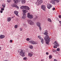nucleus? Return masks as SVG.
I'll return each mask as SVG.
<instances>
[{
	"mask_svg": "<svg viewBox=\"0 0 61 61\" xmlns=\"http://www.w3.org/2000/svg\"><path fill=\"white\" fill-rule=\"evenodd\" d=\"M44 34L45 35H46V36L44 37V39L46 41V44H48L50 42L51 38L49 37V36H48V35H47V31L46 30Z\"/></svg>",
	"mask_w": 61,
	"mask_h": 61,
	"instance_id": "nucleus-1",
	"label": "nucleus"
},
{
	"mask_svg": "<svg viewBox=\"0 0 61 61\" xmlns=\"http://www.w3.org/2000/svg\"><path fill=\"white\" fill-rule=\"evenodd\" d=\"M36 24L37 26L39 27L40 30L41 31L42 29H41V23L40 22H38L36 23Z\"/></svg>",
	"mask_w": 61,
	"mask_h": 61,
	"instance_id": "nucleus-8",
	"label": "nucleus"
},
{
	"mask_svg": "<svg viewBox=\"0 0 61 61\" xmlns=\"http://www.w3.org/2000/svg\"><path fill=\"white\" fill-rule=\"evenodd\" d=\"M48 21L49 22H52V20H51L50 18H49L47 19Z\"/></svg>",
	"mask_w": 61,
	"mask_h": 61,
	"instance_id": "nucleus-23",
	"label": "nucleus"
},
{
	"mask_svg": "<svg viewBox=\"0 0 61 61\" xmlns=\"http://www.w3.org/2000/svg\"><path fill=\"white\" fill-rule=\"evenodd\" d=\"M29 42L31 43V44H33V45H35L37 44V42L33 41H29Z\"/></svg>",
	"mask_w": 61,
	"mask_h": 61,
	"instance_id": "nucleus-10",
	"label": "nucleus"
},
{
	"mask_svg": "<svg viewBox=\"0 0 61 61\" xmlns=\"http://www.w3.org/2000/svg\"><path fill=\"white\" fill-rule=\"evenodd\" d=\"M56 50L57 51H60V49L59 48H58Z\"/></svg>",
	"mask_w": 61,
	"mask_h": 61,
	"instance_id": "nucleus-30",
	"label": "nucleus"
},
{
	"mask_svg": "<svg viewBox=\"0 0 61 61\" xmlns=\"http://www.w3.org/2000/svg\"><path fill=\"white\" fill-rule=\"evenodd\" d=\"M61 21H59V23H61Z\"/></svg>",
	"mask_w": 61,
	"mask_h": 61,
	"instance_id": "nucleus-47",
	"label": "nucleus"
},
{
	"mask_svg": "<svg viewBox=\"0 0 61 61\" xmlns=\"http://www.w3.org/2000/svg\"><path fill=\"white\" fill-rule=\"evenodd\" d=\"M44 39H42L41 40V42L42 44H43L44 43Z\"/></svg>",
	"mask_w": 61,
	"mask_h": 61,
	"instance_id": "nucleus-24",
	"label": "nucleus"
},
{
	"mask_svg": "<svg viewBox=\"0 0 61 61\" xmlns=\"http://www.w3.org/2000/svg\"><path fill=\"white\" fill-rule=\"evenodd\" d=\"M22 11L23 12V16L22 17V19H25L26 17V13H27L28 12V10H22Z\"/></svg>",
	"mask_w": 61,
	"mask_h": 61,
	"instance_id": "nucleus-2",
	"label": "nucleus"
},
{
	"mask_svg": "<svg viewBox=\"0 0 61 61\" xmlns=\"http://www.w3.org/2000/svg\"><path fill=\"white\" fill-rule=\"evenodd\" d=\"M60 25L61 26V23H60Z\"/></svg>",
	"mask_w": 61,
	"mask_h": 61,
	"instance_id": "nucleus-48",
	"label": "nucleus"
},
{
	"mask_svg": "<svg viewBox=\"0 0 61 61\" xmlns=\"http://www.w3.org/2000/svg\"><path fill=\"white\" fill-rule=\"evenodd\" d=\"M13 18V17H12L11 18Z\"/></svg>",
	"mask_w": 61,
	"mask_h": 61,
	"instance_id": "nucleus-50",
	"label": "nucleus"
},
{
	"mask_svg": "<svg viewBox=\"0 0 61 61\" xmlns=\"http://www.w3.org/2000/svg\"><path fill=\"white\" fill-rule=\"evenodd\" d=\"M52 9L53 10H55V8L54 7Z\"/></svg>",
	"mask_w": 61,
	"mask_h": 61,
	"instance_id": "nucleus-43",
	"label": "nucleus"
},
{
	"mask_svg": "<svg viewBox=\"0 0 61 61\" xmlns=\"http://www.w3.org/2000/svg\"><path fill=\"white\" fill-rule=\"evenodd\" d=\"M26 59H27V58H26V57H25L24 58H23V59L24 60H26Z\"/></svg>",
	"mask_w": 61,
	"mask_h": 61,
	"instance_id": "nucleus-33",
	"label": "nucleus"
},
{
	"mask_svg": "<svg viewBox=\"0 0 61 61\" xmlns=\"http://www.w3.org/2000/svg\"><path fill=\"white\" fill-rule=\"evenodd\" d=\"M11 18L10 17H8L7 18V22H10L11 21Z\"/></svg>",
	"mask_w": 61,
	"mask_h": 61,
	"instance_id": "nucleus-17",
	"label": "nucleus"
},
{
	"mask_svg": "<svg viewBox=\"0 0 61 61\" xmlns=\"http://www.w3.org/2000/svg\"><path fill=\"white\" fill-rule=\"evenodd\" d=\"M7 2H8V3L10 2V0H7Z\"/></svg>",
	"mask_w": 61,
	"mask_h": 61,
	"instance_id": "nucleus-36",
	"label": "nucleus"
},
{
	"mask_svg": "<svg viewBox=\"0 0 61 61\" xmlns=\"http://www.w3.org/2000/svg\"><path fill=\"white\" fill-rule=\"evenodd\" d=\"M54 44V45H55V46H53V47L54 48H57V46L58 47V46H59V44H58L57 42L56 41H55Z\"/></svg>",
	"mask_w": 61,
	"mask_h": 61,
	"instance_id": "nucleus-5",
	"label": "nucleus"
},
{
	"mask_svg": "<svg viewBox=\"0 0 61 61\" xmlns=\"http://www.w3.org/2000/svg\"><path fill=\"white\" fill-rule=\"evenodd\" d=\"M25 0H21V3L22 4H25Z\"/></svg>",
	"mask_w": 61,
	"mask_h": 61,
	"instance_id": "nucleus-19",
	"label": "nucleus"
},
{
	"mask_svg": "<svg viewBox=\"0 0 61 61\" xmlns=\"http://www.w3.org/2000/svg\"><path fill=\"white\" fill-rule=\"evenodd\" d=\"M26 40L27 41H29L30 39H29V38H28L26 39Z\"/></svg>",
	"mask_w": 61,
	"mask_h": 61,
	"instance_id": "nucleus-31",
	"label": "nucleus"
},
{
	"mask_svg": "<svg viewBox=\"0 0 61 61\" xmlns=\"http://www.w3.org/2000/svg\"><path fill=\"white\" fill-rule=\"evenodd\" d=\"M51 3L54 5H56V3L55 1V0H51Z\"/></svg>",
	"mask_w": 61,
	"mask_h": 61,
	"instance_id": "nucleus-15",
	"label": "nucleus"
},
{
	"mask_svg": "<svg viewBox=\"0 0 61 61\" xmlns=\"http://www.w3.org/2000/svg\"><path fill=\"white\" fill-rule=\"evenodd\" d=\"M53 52H55V51L54 50H53Z\"/></svg>",
	"mask_w": 61,
	"mask_h": 61,
	"instance_id": "nucleus-44",
	"label": "nucleus"
},
{
	"mask_svg": "<svg viewBox=\"0 0 61 61\" xmlns=\"http://www.w3.org/2000/svg\"><path fill=\"white\" fill-rule=\"evenodd\" d=\"M4 8H1V10H2V11H4Z\"/></svg>",
	"mask_w": 61,
	"mask_h": 61,
	"instance_id": "nucleus-34",
	"label": "nucleus"
},
{
	"mask_svg": "<svg viewBox=\"0 0 61 61\" xmlns=\"http://www.w3.org/2000/svg\"><path fill=\"white\" fill-rule=\"evenodd\" d=\"M46 55H48V52H46Z\"/></svg>",
	"mask_w": 61,
	"mask_h": 61,
	"instance_id": "nucleus-42",
	"label": "nucleus"
},
{
	"mask_svg": "<svg viewBox=\"0 0 61 61\" xmlns=\"http://www.w3.org/2000/svg\"><path fill=\"white\" fill-rule=\"evenodd\" d=\"M21 51H20V55L23 57H24V56H25V52H23V51H24L23 50H22Z\"/></svg>",
	"mask_w": 61,
	"mask_h": 61,
	"instance_id": "nucleus-9",
	"label": "nucleus"
},
{
	"mask_svg": "<svg viewBox=\"0 0 61 61\" xmlns=\"http://www.w3.org/2000/svg\"><path fill=\"white\" fill-rule=\"evenodd\" d=\"M38 38H39V39H41H41H42V38H41V37L40 36H38Z\"/></svg>",
	"mask_w": 61,
	"mask_h": 61,
	"instance_id": "nucleus-27",
	"label": "nucleus"
},
{
	"mask_svg": "<svg viewBox=\"0 0 61 61\" xmlns=\"http://www.w3.org/2000/svg\"><path fill=\"white\" fill-rule=\"evenodd\" d=\"M6 53H7V52H6Z\"/></svg>",
	"mask_w": 61,
	"mask_h": 61,
	"instance_id": "nucleus-51",
	"label": "nucleus"
},
{
	"mask_svg": "<svg viewBox=\"0 0 61 61\" xmlns=\"http://www.w3.org/2000/svg\"><path fill=\"white\" fill-rule=\"evenodd\" d=\"M52 6H51V5L50 4H47V7L48 9H50Z\"/></svg>",
	"mask_w": 61,
	"mask_h": 61,
	"instance_id": "nucleus-14",
	"label": "nucleus"
},
{
	"mask_svg": "<svg viewBox=\"0 0 61 61\" xmlns=\"http://www.w3.org/2000/svg\"><path fill=\"white\" fill-rule=\"evenodd\" d=\"M0 12L1 13H3V10H0Z\"/></svg>",
	"mask_w": 61,
	"mask_h": 61,
	"instance_id": "nucleus-41",
	"label": "nucleus"
},
{
	"mask_svg": "<svg viewBox=\"0 0 61 61\" xmlns=\"http://www.w3.org/2000/svg\"><path fill=\"white\" fill-rule=\"evenodd\" d=\"M15 4H17L18 3H20L21 0H13Z\"/></svg>",
	"mask_w": 61,
	"mask_h": 61,
	"instance_id": "nucleus-11",
	"label": "nucleus"
},
{
	"mask_svg": "<svg viewBox=\"0 0 61 61\" xmlns=\"http://www.w3.org/2000/svg\"><path fill=\"white\" fill-rule=\"evenodd\" d=\"M20 8L21 9H26L27 10H29L30 9V8L29 7L26 6H22L20 7Z\"/></svg>",
	"mask_w": 61,
	"mask_h": 61,
	"instance_id": "nucleus-3",
	"label": "nucleus"
},
{
	"mask_svg": "<svg viewBox=\"0 0 61 61\" xmlns=\"http://www.w3.org/2000/svg\"><path fill=\"white\" fill-rule=\"evenodd\" d=\"M14 27L15 28H17V25H15L14 26Z\"/></svg>",
	"mask_w": 61,
	"mask_h": 61,
	"instance_id": "nucleus-28",
	"label": "nucleus"
},
{
	"mask_svg": "<svg viewBox=\"0 0 61 61\" xmlns=\"http://www.w3.org/2000/svg\"><path fill=\"white\" fill-rule=\"evenodd\" d=\"M28 23L30 25H33L34 24V23L31 20H29L28 21Z\"/></svg>",
	"mask_w": 61,
	"mask_h": 61,
	"instance_id": "nucleus-7",
	"label": "nucleus"
},
{
	"mask_svg": "<svg viewBox=\"0 0 61 61\" xmlns=\"http://www.w3.org/2000/svg\"><path fill=\"white\" fill-rule=\"evenodd\" d=\"M7 61V60H5V61Z\"/></svg>",
	"mask_w": 61,
	"mask_h": 61,
	"instance_id": "nucleus-46",
	"label": "nucleus"
},
{
	"mask_svg": "<svg viewBox=\"0 0 61 61\" xmlns=\"http://www.w3.org/2000/svg\"><path fill=\"white\" fill-rule=\"evenodd\" d=\"M11 6H12V7H16V8H17V9H19L18 6H17L15 4H13V5H12Z\"/></svg>",
	"mask_w": 61,
	"mask_h": 61,
	"instance_id": "nucleus-12",
	"label": "nucleus"
},
{
	"mask_svg": "<svg viewBox=\"0 0 61 61\" xmlns=\"http://www.w3.org/2000/svg\"><path fill=\"white\" fill-rule=\"evenodd\" d=\"M22 50H21V49H19L18 50V52H19H19H20H20H21V51H22Z\"/></svg>",
	"mask_w": 61,
	"mask_h": 61,
	"instance_id": "nucleus-22",
	"label": "nucleus"
},
{
	"mask_svg": "<svg viewBox=\"0 0 61 61\" xmlns=\"http://www.w3.org/2000/svg\"><path fill=\"white\" fill-rule=\"evenodd\" d=\"M56 1L57 3H58L59 2V0H56Z\"/></svg>",
	"mask_w": 61,
	"mask_h": 61,
	"instance_id": "nucleus-40",
	"label": "nucleus"
},
{
	"mask_svg": "<svg viewBox=\"0 0 61 61\" xmlns=\"http://www.w3.org/2000/svg\"><path fill=\"white\" fill-rule=\"evenodd\" d=\"M27 17L30 19H32L33 18V15H30V13H28L27 15Z\"/></svg>",
	"mask_w": 61,
	"mask_h": 61,
	"instance_id": "nucleus-6",
	"label": "nucleus"
},
{
	"mask_svg": "<svg viewBox=\"0 0 61 61\" xmlns=\"http://www.w3.org/2000/svg\"><path fill=\"white\" fill-rule=\"evenodd\" d=\"M54 61H57V60L56 59H54Z\"/></svg>",
	"mask_w": 61,
	"mask_h": 61,
	"instance_id": "nucleus-39",
	"label": "nucleus"
},
{
	"mask_svg": "<svg viewBox=\"0 0 61 61\" xmlns=\"http://www.w3.org/2000/svg\"><path fill=\"white\" fill-rule=\"evenodd\" d=\"M10 43H12V42H13V40H11L10 41Z\"/></svg>",
	"mask_w": 61,
	"mask_h": 61,
	"instance_id": "nucleus-35",
	"label": "nucleus"
},
{
	"mask_svg": "<svg viewBox=\"0 0 61 61\" xmlns=\"http://www.w3.org/2000/svg\"><path fill=\"white\" fill-rule=\"evenodd\" d=\"M2 5L3 8H5V5L4 4H2Z\"/></svg>",
	"mask_w": 61,
	"mask_h": 61,
	"instance_id": "nucleus-25",
	"label": "nucleus"
},
{
	"mask_svg": "<svg viewBox=\"0 0 61 61\" xmlns=\"http://www.w3.org/2000/svg\"><path fill=\"white\" fill-rule=\"evenodd\" d=\"M20 31H22L23 29L22 28H20Z\"/></svg>",
	"mask_w": 61,
	"mask_h": 61,
	"instance_id": "nucleus-38",
	"label": "nucleus"
},
{
	"mask_svg": "<svg viewBox=\"0 0 61 61\" xmlns=\"http://www.w3.org/2000/svg\"><path fill=\"white\" fill-rule=\"evenodd\" d=\"M43 2V0H38L37 2L35 3V4L36 5H40Z\"/></svg>",
	"mask_w": 61,
	"mask_h": 61,
	"instance_id": "nucleus-4",
	"label": "nucleus"
},
{
	"mask_svg": "<svg viewBox=\"0 0 61 61\" xmlns=\"http://www.w3.org/2000/svg\"><path fill=\"white\" fill-rule=\"evenodd\" d=\"M41 7L42 10L44 11H46V6L44 5H43L41 6Z\"/></svg>",
	"mask_w": 61,
	"mask_h": 61,
	"instance_id": "nucleus-13",
	"label": "nucleus"
},
{
	"mask_svg": "<svg viewBox=\"0 0 61 61\" xmlns=\"http://www.w3.org/2000/svg\"><path fill=\"white\" fill-rule=\"evenodd\" d=\"M28 55L30 57H31L33 56V54L31 53H29L28 54Z\"/></svg>",
	"mask_w": 61,
	"mask_h": 61,
	"instance_id": "nucleus-20",
	"label": "nucleus"
},
{
	"mask_svg": "<svg viewBox=\"0 0 61 61\" xmlns=\"http://www.w3.org/2000/svg\"><path fill=\"white\" fill-rule=\"evenodd\" d=\"M37 18V16H36V17L34 19V20H36Z\"/></svg>",
	"mask_w": 61,
	"mask_h": 61,
	"instance_id": "nucleus-29",
	"label": "nucleus"
},
{
	"mask_svg": "<svg viewBox=\"0 0 61 61\" xmlns=\"http://www.w3.org/2000/svg\"><path fill=\"white\" fill-rule=\"evenodd\" d=\"M59 17L60 18H61V15H59Z\"/></svg>",
	"mask_w": 61,
	"mask_h": 61,
	"instance_id": "nucleus-37",
	"label": "nucleus"
},
{
	"mask_svg": "<svg viewBox=\"0 0 61 61\" xmlns=\"http://www.w3.org/2000/svg\"><path fill=\"white\" fill-rule=\"evenodd\" d=\"M1 50V47L0 46V50Z\"/></svg>",
	"mask_w": 61,
	"mask_h": 61,
	"instance_id": "nucleus-45",
	"label": "nucleus"
},
{
	"mask_svg": "<svg viewBox=\"0 0 61 61\" xmlns=\"http://www.w3.org/2000/svg\"><path fill=\"white\" fill-rule=\"evenodd\" d=\"M14 13L17 16H18V12L17 11H15L14 12Z\"/></svg>",
	"mask_w": 61,
	"mask_h": 61,
	"instance_id": "nucleus-18",
	"label": "nucleus"
},
{
	"mask_svg": "<svg viewBox=\"0 0 61 61\" xmlns=\"http://www.w3.org/2000/svg\"><path fill=\"white\" fill-rule=\"evenodd\" d=\"M49 58L50 59H51V58H52V56L51 55L49 56Z\"/></svg>",
	"mask_w": 61,
	"mask_h": 61,
	"instance_id": "nucleus-32",
	"label": "nucleus"
},
{
	"mask_svg": "<svg viewBox=\"0 0 61 61\" xmlns=\"http://www.w3.org/2000/svg\"><path fill=\"white\" fill-rule=\"evenodd\" d=\"M23 25L24 27L26 28V27H27V25H26L25 24H23Z\"/></svg>",
	"mask_w": 61,
	"mask_h": 61,
	"instance_id": "nucleus-21",
	"label": "nucleus"
},
{
	"mask_svg": "<svg viewBox=\"0 0 61 61\" xmlns=\"http://www.w3.org/2000/svg\"><path fill=\"white\" fill-rule=\"evenodd\" d=\"M29 48H30V49H33V46L31 45L30 46H29Z\"/></svg>",
	"mask_w": 61,
	"mask_h": 61,
	"instance_id": "nucleus-26",
	"label": "nucleus"
},
{
	"mask_svg": "<svg viewBox=\"0 0 61 61\" xmlns=\"http://www.w3.org/2000/svg\"><path fill=\"white\" fill-rule=\"evenodd\" d=\"M5 37V36L4 35H0V38L1 39H3Z\"/></svg>",
	"mask_w": 61,
	"mask_h": 61,
	"instance_id": "nucleus-16",
	"label": "nucleus"
},
{
	"mask_svg": "<svg viewBox=\"0 0 61 61\" xmlns=\"http://www.w3.org/2000/svg\"><path fill=\"white\" fill-rule=\"evenodd\" d=\"M41 61H43V60H42Z\"/></svg>",
	"mask_w": 61,
	"mask_h": 61,
	"instance_id": "nucleus-49",
	"label": "nucleus"
}]
</instances>
